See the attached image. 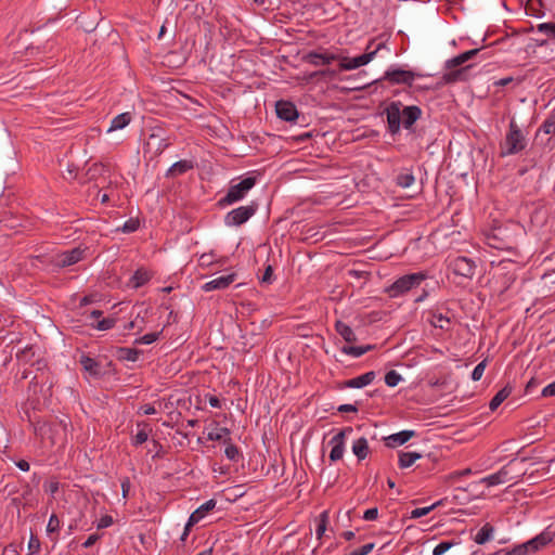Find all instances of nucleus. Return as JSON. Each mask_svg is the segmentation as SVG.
<instances>
[{
	"mask_svg": "<svg viewBox=\"0 0 555 555\" xmlns=\"http://www.w3.org/2000/svg\"><path fill=\"white\" fill-rule=\"evenodd\" d=\"M464 64L463 60H461L460 55H456L450 60H448L444 64L446 69H452V68H460L463 67Z\"/></svg>",
	"mask_w": 555,
	"mask_h": 555,
	"instance_id": "nucleus-53",
	"label": "nucleus"
},
{
	"mask_svg": "<svg viewBox=\"0 0 555 555\" xmlns=\"http://www.w3.org/2000/svg\"><path fill=\"white\" fill-rule=\"evenodd\" d=\"M231 431L227 427H220L216 431H210L207 436V439L210 441H220L224 440L230 436Z\"/></svg>",
	"mask_w": 555,
	"mask_h": 555,
	"instance_id": "nucleus-41",
	"label": "nucleus"
},
{
	"mask_svg": "<svg viewBox=\"0 0 555 555\" xmlns=\"http://www.w3.org/2000/svg\"><path fill=\"white\" fill-rule=\"evenodd\" d=\"M449 268L456 276L464 280H472L476 273L477 264L468 257L459 256L450 261Z\"/></svg>",
	"mask_w": 555,
	"mask_h": 555,
	"instance_id": "nucleus-10",
	"label": "nucleus"
},
{
	"mask_svg": "<svg viewBox=\"0 0 555 555\" xmlns=\"http://www.w3.org/2000/svg\"><path fill=\"white\" fill-rule=\"evenodd\" d=\"M376 377L374 371L366 372L358 377L345 380L340 388H362L370 385Z\"/></svg>",
	"mask_w": 555,
	"mask_h": 555,
	"instance_id": "nucleus-20",
	"label": "nucleus"
},
{
	"mask_svg": "<svg viewBox=\"0 0 555 555\" xmlns=\"http://www.w3.org/2000/svg\"><path fill=\"white\" fill-rule=\"evenodd\" d=\"M217 502L214 499L206 501L199 507H197L191 515V521H195L196 524L203 519L210 511H212L216 506Z\"/></svg>",
	"mask_w": 555,
	"mask_h": 555,
	"instance_id": "nucleus-28",
	"label": "nucleus"
},
{
	"mask_svg": "<svg viewBox=\"0 0 555 555\" xmlns=\"http://www.w3.org/2000/svg\"><path fill=\"white\" fill-rule=\"evenodd\" d=\"M116 320L106 318L98 322L96 328L99 331H106L115 326Z\"/></svg>",
	"mask_w": 555,
	"mask_h": 555,
	"instance_id": "nucleus-52",
	"label": "nucleus"
},
{
	"mask_svg": "<svg viewBox=\"0 0 555 555\" xmlns=\"http://www.w3.org/2000/svg\"><path fill=\"white\" fill-rule=\"evenodd\" d=\"M256 182L257 180L255 177L244 178L238 183L231 185L227 194L218 201L217 205L219 207H225L242 201L255 186Z\"/></svg>",
	"mask_w": 555,
	"mask_h": 555,
	"instance_id": "nucleus-4",
	"label": "nucleus"
},
{
	"mask_svg": "<svg viewBox=\"0 0 555 555\" xmlns=\"http://www.w3.org/2000/svg\"><path fill=\"white\" fill-rule=\"evenodd\" d=\"M163 331L156 332V333H149L145 334L134 340L135 345H150L154 341H156L159 336L162 335Z\"/></svg>",
	"mask_w": 555,
	"mask_h": 555,
	"instance_id": "nucleus-44",
	"label": "nucleus"
},
{
	"mask_svg": "<svg viewBox=\"0 0 555 555\" xmlns=\"http://www.w3.org/2000/svg\"><path fill=\"white\" fill-rule=\"evenodd\" d=\"M29 423L34 427V433L41 439H48L51 446L64 443L66 441L68 427L72 426L70 420L66 416L57 421H42L28 416Z\"/></svg>",
	"mask_w": 555,
	"mask_h": 555,
	"instance_id": "nucleus-2",
	"label": "nucleus"
},
{
	"mask_svg": "<svg viewBox=\"0 0 555 555\" xmlns=\"http://www.w3.org/2000/svg\"><path fill=\"white\" fill-rule=\"evenodd\" d=\"M433 320L430 321L431 325L438 327L443 331H450L452 326L451 319L440 312L439 310L430 311Z\"/></svg>",
	"mask_w": 555,
	"mask_h": 555,
	"instance_id": "nucleus-25",
	"label": "nucleus"
},
{
	"mask_svg": "<svg viewBox=\"0 0 555 555\" xmlns=\"http://www.w3.org/2000/svg\"><path fill=\"white\" fill-rule=\"evenodd\" d=\"M387 121V131L391 135L399 134L401 127L412 132L414 125L421 119L423 111L417 105L403 106L400 101L390 102L384 109Z\"/></svg>",
	"mask_w": 555,
	"mask_h": 555,
	"instance_id": "nucleus-1",
	"label": "nucleus"
},
{
	"mask_svg": "<svg viewBox=\"0 0 555 555\" xmlns=\"http://www.w3.org/2000/svg\"><path fill=\"white\" fill-rule=\"evenodd\" d=\"M460 542H456L454 540L450 541H442L437 546H435L433 551V555H443L446 552L451 550L453 546L459 545Z\"/></svg>",
	"mask_w": 555,
	"mask_h": 555,
	"instance_id": "nucleus-42",
	"label": "nucleus"
},
{
	"mask_svg": "<svg viewBox=\"0 0 555 555\" xmlns=\"http://www.w3.org/2000/svg\"><path fill=\"white\" fill-rule=\"evenodd\" d=\"M340 59L339 55L322 50V52L310 51L302 60L313 66L330 65L333 61Z\"/></svg>",
	"mask_w": 555,
	"mask_h": 555,
	"instance_id": "nucleus-15",
	"label": "nucleus"
},
{
	"mask_svg": "<svg viewBox=\"0 0 555 555\" xmlns=\"http://www.w3.org/2000/svg\"><path fill=\"white\" fill-rule=\"evenodd\" d=\"M540 384V382L534 378V377H531L530 380H528V383L526 384V387H525V392L527 395L531 393L532 390L538 387V385Z\"/></svg>",
	"mask_w": 555,
	"mask_h": 555,
	"instance_id": "nucleus-64",
	"label": "nucleus"
},
{
	"mask_svg": "<svg viewBox=\"0 0 555 555\" xmlns=\"http://www.w3.org/2000/svg\"><path fill=\"white\" fill-rule=\"evenodd\" d=\"M493 532L494 527L490 522H487L481 527L474 540L477 544H486L492 539Z\"/></svg>",
	"mask_w": 555,
	"mask_h": 555,
	"instance_id": "nucleus-35",
	"label": "nucleus"
},
{
	"mask_svg": "<svg viewBox=\"0 0 555 555\" xmlns=\"http://www.w3.org/2000/svg\"><path fill=\"white\" fill-rule=\"evenodd\" d=\"M35 358V349L33 345H27L22 350L16 353V359L18 362L23 364H31L36 361Z\"/></svg>",
	"mask_w": 555,
	"mask_h": 555,
	"instance_id": "nucleus-36",
	"label": "nucleus"
},
{
	"mask_svg": "<svg viewBox=\"0 0 555 555\" xmlns=\"http://www.w3.org/2000/svg\"><path fill=\"white\" fill-rule=\"evenodd\" d=\"M552 134H555V114L551 113L548 117L544 120L542 126L538 129L535 137L533 139L534 147H541L542 150H547L552 152L554 149V142Z\"/></svg>",
	"mask_w": 555,
	"mask_h": 555,
	"instance_id": "nucleus-7",
	"label": "nucleus"
},
{
	"mask_svg": "<svg viewBox=\"0 0 555 555\" xmlns=\"http://www.w3.org/2000/svg\"><path fill=\"white\" fill-rule=\"evenodd\" d=\"M374 546H375L374 543H367V544L362 545L359 548L351 551L350 553H348L346 555H367L369 553H371L373 551Z\"/></svg>",
	"mask_w": 555,
	"mask_h": 555,
	"instance_id": "nucleus-51",
	"label": "nucleus"
},
{
	"mask_svg": "<svg viewBox=\"0 0 555 555\" xmlns=\"http://www.w3.org/2000/svg\"><path fill=\"white\" fill-rule=\"evenodd\" d=\"M138 228H139V220L131 218L125 222V224L122 227V231L125 233H132V232L137 231Z\"/></svg>",
	"mask_w": 555,
	"mask_h": 555,
	"instance_id": "nucleus-55",
	"label": "nucleus"
},
{
	"mask_svg": "<svg viewBox=\"0 0 555 555\" xmlns=\"http://www.w3.org/2000/svg\"><path fill=\"white\" fill-rule=\"evenodd\" d=\"M486 366H487V359L482 360L480 363H478L475 366V369L472 373V379L474 382H478L482 377Z\"/></svg>",
	"mask_w": 555,
	"mask_h": 555,
	"instance_id": "nucleus-49",
	"label": "nucleus"
},
{
	"mask_svg": "<svg viewBox=\"0 0 555 555\" xmlns=\"http://www.w3.org/2000/svg\"><path fill=\"white\" fill-rule=\"evenodd\" d=\"M258 210V204L251 202L247 206H241L229 211L224 217L228 227H240L247 222Z\"/></svg>",
	"mask_w": 555,
	"mask_h": 555,
	"instance_id": "nucleus-9",
	"label": "nucleus"
},
{
	"mask_svg": "<svg viewBox=\"0 0 555 555\" xmlns=\"http://www.w3.org/2000/svg\"><path fill=\"white\" fill-rule=\"evenodd\" d=\"M339 70L325 68L309 73L305 76L307 82L327 81L336 78Z\"/></svg>",
	"mask_w": 555,
	"mask_h": 555,
	"instance_id": "nucleus-22",
	"label": "nucleus"
},
{
	"mask_svg": "<svg viewBox=\"0 0 555 555\" xmlns=\"http://www.w3.org/2000/svg\"><path fill=\"white\" fill-rule=\"evenodd\" d=\"M513 387L509 385H506L501 390H499L494 397L491 399L489 403V409L491 411H495L502 402L512 393Z\"/></svg>",
	"mask_w": 555,
	"mask_h": 555,
	"instance_id": "nucleus-31",
	"label": "nucleus"
},
{
	"mask_svg": "<svg viewBox=\"0 0 555 555\" xmlns=\"http://www.w3.org/2000/svg\"><path fill=\"white\" fill-rule=\"evenodd\" d=\"M525 146V137L515 120H512L505 142L501 144V156L517 154L522 151Z\"/></svg>",
	"mask_w": 555,
	"mask_h": 555,
	"instance_id": "nucleus-6",
	"label": "nucleus"
},
{
	"mask_svg": "<svg viewBox=\"0 0 555 555\" xmlns=\"http://www.w3.org/2000/svg\"><path fill=\"white\" fill-rule=\"evenodd\" d=\"M137 426H138L139 430L132 437V444L134 447L141 446L142 443L146 442L149 439V435L152 431L150 424L146 422H139L137 424Z\"/></svg>",
	"mask_w": 555,
	"mask_h": 555,
	"instance_id": "nucleus-26",
	"label": "nucleus"
},
{
	"mask_svg": "<svg viewBox=\"0 0 555 555\" xmlns=\"http://www.w3.org/2000/svg\"><path fill=\"white\" fill-rule=\"evenodd\" d=\"M113 517L109 516V515H104L100 518L98 525H96V528L98 529H104V528H107L109 527L112 524H113Z\"/></svg>",
	"mask_w": 555,
	"mask_h": 555,
	"instance_id": "nucleus-58",
	"label": "nucleus"
},
{
	"mask_svg": "<svg viewBox=\"0 0 555 555\" xmlns=\"http://www.w3.org/2000/svg\"><path fill=\"white\" fill-rule=\"evenodd\" d=\"M442 504V501H438L436 503H434L433 505L430 506H426V507H420V508H415L411 512V518H421L423 516H426L427 514H429L434 508H436L437 506L441 505Z\"/></svg>",
	"mask_w": 555,
	"mask_h": 555,
	"instance_id": "nucleus-43",
	"label": "nucleus"
},
{
	"mask_svg": "<svg viewBox=\"0 0 555 555\" xmlns=\"http://www.w3.org/2000/svg\"><path fill=\"white\" fill-rule=\"evenodd\" d=\"M79 363L86 372L95 378L102 377L106 373V371H102L101 364L95 359L88 356L82 354Z\"/></svg>",
	"mask_w": 555,
	"mask_h": 555,
	"instance_id": "nucleus-21",
	"label": "nucleus"
},
{
	"mask_svg": "<svg viewBox=\"0 0 555 555\" xmlns=\"http://www.w3.org/2000/svg\"><path fill=\"white\" fill-rule=\"evenodd\" d=\"M414 79L415 73L412 70H406L402 68H390L385 72L382 78L372 80L371 82H366L362 86H354L353 89H365L371 85L377 83L382 80H386L391 85H406L409 87H412Z\"/></svg>",
	"mask_w": 555,
	"mask_h": 555,
	"instance_id": "nucleus-5",
	"label": "nucleus"
},
{
	"mask_svg": "<svg viewBox=\"0 0 555 555\" xmlns=\"http://www.w3.org/2000/svg\"><path fill=\"white\" fill-rule=\"evenodd\" d=\"M105 169H106V167L103 164H98V163L93 164L91 167H89V169L87 171L88 179L93 180L96 177L102 176L103 172L105 171Z\"/></svg>",
	"mask_w": 555,
	"mask_h": 555,
	"instance_id": "nucleus-46",
	"label": "nucleus"
},
{
	"mask_svg": "<svg viewBox=\"0 0 555 555\" xmlns=\"http://www.w3.org/2000/svg\"><path fill=\"white\" fill-rule=\"evenodd\" d=\"M480 51H481V49H472V50L465 51L459 55L461 56V60H463V62L466 63L469 60L474 59Z\"/></svg>",
	"mask_w": 555,
	"mask_h": 555,
	"instance_id": "nucleus-57",
	"label": "nucleus"
},
{
	"mask_svg": "<svg viewBox=\"0 0 555 555\" xmlns=\"http://www.w3.org/2000/svg\"><path fill=\"white\" fill-rule=\"evenodd\" d=\"M542 397H554L555 396V382L548 384L546 387L543 388L541 392Z\"/></svg>",
	"mask_w": 555,
	"mask_h": 555,
	"instance_id": "nucleus-62",
	"label": "nucleus"
},
{
	"mask_svg": "<svg viewBox=\"0 0 555 555\" xmlns=\"http://www.w3.org/2000/svg\"><path fill=\"white\" fill-rule=\"evenodd\" d=\"M535 35H545V37L555 38V22L542 23L537 26Z\"/></svg>",
	"mask_w": 555,
	"mask_h": 555,
	"instance_id": "nucleus-39",
	"label": "nucleus"
},
{
	"mask_svg": "<svg viewBox=\"0 0 555 555\" xmlns=\"http://www.w3.org/2000/svg\"><path fill=\"white\" fill-rule=\"evenodd\" d=\"M335 330L336 332L343 337V339L346 343H356L357 341V335L354 334L353 330L346 324L345 322L337 320L335 322Z\"/></svg>",
	"mask_w": 555,
	"mask_h": 555,
	"instance_id": "nucleus-27",
	"label": "nucleus"
},
{
	"mask_svg": "<svg viewBox=\"0 0 555 555\" xmlns=\"http://www.w3.org/2000/svg\"><path fill=\"white\" fill-rule=\"evenodd\" d=\"M223 443L227 444L225 447V450H224V454L225 456L230 460V461H233V462H237L240 460V457H242V454L240 452V449L232 443V440L230 437H228L227 439L223 440Z\"/></svg>",
	"mask_w": 555,
	"mask_h": 555,
	"instance_id": "nucleus-38",
	"label": "nucleus"
},
{
	"mask_svg": "<svg viewBox=\"0 0 555 555\" xmlns=\"http://www.w3.org/2000/svg\"><path fill=\"white\" fill-rule=\"evenodd\" d=\"M352 451L359 461H363L370 453L367 440L364 437L357 439L352 444Z\"/></svg>",
	"mask_w": 555,
	"mask_h": 555,
	"instance_id": "nucleus-29",
	"label": "nucleus"
},
{
	"mask_svg": "<svg viewBox=\"0 0 555 555\" xmlns=\"http://www.w3.org/2000/svg\"><path fill=\"white\" fill-rule=\"evenodd\" d=\"M141 353L142 351L135 348L118 347L116 350V357L118 360L131 362H135Z\"/></svg>",
	"mask_w": 555,
	"mask_h": 555,
	"instance_id": "nucleus-30",
	"label": "nucleus"
},
{
	"mask_svg": "<svg viewBox=\"0 0 555 555\" xmlns=\"http://www.w3.org/2000/svg\"><path fill=\"white\" fill-rule=\"evenodd\" d=\"M328 519H330L328 511L322 512L319 517V522H318V526L315 529L317 538L319 540L323 537L324 532L326 531Z\"/></svg>",
	"mask_w": 555,
	"mask_h": 555,
	"instance_id": "nucleus-40",
	"label": "nucleus"
},
{
	"mask_svg": "<svg viewBox=\"0 0 555 555\" xmlns=\"http://www.w3.org/2000/svg\"><path fill=\"white\" fill-rule=\"evenodd\" d=\"M85 251L86 248H81L80 246L63 251L56 255L54 266L59 269L73 266L83 258Z\"/></svg>",
	"mask_w": 555,
	"mask_h": 555,
	"instance_id": "nucleus-13",
	"label": "nucleus"
},
{
	"mask_svg": "<svg viewBox=\"0 0 555 555\" xmlns=\"http://www.w3.org/2000/svg\"><path fill=\"white\" fill-rule=\"evenodd\" d=\"M351 431V427H345L331 439L330 444L333 446L330 452L331 462H336L343 457L345 450V437L347 433Z\"/></svg>",
	"mask_w": 555,
	"mask_h": 555,
	"instance_id": "nucleus-14",
	"label": "nucleus"
},
{
	"mask_svg": "<svg viewBox=\"0 0 555 555\" xmlns=\"http://www.w3.org/2000/svg\"><path fill=\"white\" fill-rule=\"evenodd\" d=\"M415 181L412 169H402L396 177V184L400 188H410Z\"/></svg>",
	"mask_w": 555,
	"mask_h": 555,
	"instance_id": "nucleus-32",
	"label": "nucleus"
},
{
	"mask_svg": "<svg viewBox=\"0 0 555 555\" xmlns=\"http://www.w3.org/2000/svg\"><path fill=\"white\" fill-rule=\"evenodd\" d=\"M555 537V532L550 531V528L538 534L537 537L532 538L531 540L525 542L526 550L528 554L535 553L540 551L541 548L545 547L547 544H550Z\"/></svg>",
	"mask_w": 555,
	"mask_h": 555,
	"instance_id": "nucleus-16",
	"label": "nucleus"
},
{
	"mask_svg": "<svg viewBox=\"0 0 555 555\" xmlns=\"http://www.w3.org/2000/svg\"><path fill=\"white\" fill-rule=\"evenodd\" d=\"M131 121L130 113H121L113 118L108 131L119 130L125 128Z\"/></svg>",
	"mask_w": 555,
	"mask_h": 555,
	"instance_id": "nucleus-37",
	"label": "nucleus"
},
{
	"mask_svg": "<svg viewBox=\"0 0 555 555\" xmlns=\"http://www.w3.org/2000/svg\"><path fill=\"white\" fill-rule=\"evenodd\" d=\"M401 379V375L395 370L388 371L385 375V383L388 387H396Z\"/></svg>",
	"mask_w": 555,
	"mask_h": 555,
	"instance_id": "nucleus-45",
	"label": "nucleus"
},
{
	"mask_svg": "<svg viewBox=\"0 0 555 555\" xmlns=\"http://www.w3.org/2000/svg\"><path fill=\"white\" fill-rule=\"evenodd\" d=\"M130 488H131L130 479H129V477H125L121 480V494H122L124 499L128 498Z\"/></svg>",
	"mask_w": 555,
	"mask_h": 555,
	"instance_id": "nucleus-59",
	"label": "nucleus"
},
{
	"mask_svg": "<svg viewBox=\"0 0 555 555\" xmlns=\"http://www.w3.org/2000/svg\"><path fill=\"white\" fill-rule=\"evenodd\" d=\"M33 366L36 367V374L31 377L30 385L35 387L39 385L41 388L47 386L48 390H50L54 382L48 367V362L44 359H37Z\"/></svg>",
	"mask_w": 555,
	"mask_h": 555,
	"instance_id": "nucleus-11",
	"label": "nucleus"
},
{
	"mask_svg": "<svg viewBox=\"0 0 555 555\" xmlns=\"http://www.w3.org/2000/svg\"><path fill=\"white\" fill-rule=\"evenodd\" d=\"M378 517V508L372 507L364 512L363 519L364 520H375Z\"/></svg>",
	"mask_w": 555,
	"mask_h": 555,
	"instance_id": "nucleus-60",
	"label": "nucleus"
},
{
	"mask_svg": "<svg viewBox=\"0 0 555 555\" xmlns=\"http://www.w3.org/2000/svg\"><path fill=\"white\" fill-rule=\"evenodd\" d=\"M194 168L193 160L190 159H181L177 163H175L167 171L165 177L166 178H176L178 176H182L189 170H192Z\"/></svg>",
	"mask_w": 555,
	"mask_h": 555,
	"instance_id": "nucleus-23",
	"label": "nucleus"
},
{
	"mask_svg": "<svg viewBox=\"0 0 555 555\" xmlns=\"http://www.w3.org/2000/svg\"><path fill=\"white\" fill-rule=\"evenodd\" d=\"M508 480V470L506 469V467H503L499 472L482 479V481L486 482L487 486L489 487L496 486Z\"/></svg>",
	"mask_w": 555,
	"mask_h": 555,
	"instance_id": "nucleus-34",
	"label": "nucleus"
},
{
	"mask_svg": "<svg viewBox=\"0 0 555 555\" xmlns=\"http://www.w3.org/2000/svg\"><path fill=\"white\" fill-rule=\"evenodd\" d=\"M341 352L348 356H352L354 358H359L364 354V350L362 349V346H343Z\"/></svg>",
	"mask_w": 555,
	"mask_h": 555,
	"instance_id": "nucleus-47",
	"label": "nucleus"
},
{
	"mask_svg": "<svg viewBox=\"0 0 555 555\" xmlns=\"http://www.w3.org/2000/svg\"><path fill=\"white\" fill-rule=\"evenodd\" d=\"M237 278L235 272H231L227 275H221L210 280L202 286L204 292H212L228 288Z\"/></svg>",
	"mask_w": 555,
	"mask_h": 555,
	"instance_id": "nucleus-18",
	"label": "nucleus"
},
{
	"mask_svg": "<svg viewBox=\"0 0 555 555\" xmlns=\"http://www.w3.org/2000/svg\"><path fill=\"white\" fill-rule=\"evenodd\" d=\"M153 274L147 269L141 267L134 271L129 280V286L132 288H139L145 285L152 279Z\"/></svg>",
	"mask_w": 555,
	"mask_h": 555,
	"instance_id": "nucleus-24",
	"label": "nucleus"
},
{
	"mask_svg": "<svg viewBox=\"0 0 555 555\" xmlns=\"http://www.w3.org/2000/svg\"><path fill=\"white\" fill-rule=\"evenodd\" d=\"M526 544L521 543L515 545L511 550L506 551L504 555H527Z\"/></svg>",
	"mask_w": 555,
	"mask_h": 555,
	"instance_id": "nucleus-56",
	"label": "nucleus"
},
{
	"mask_svg": "<svg viewBox=\"0 0 555 555\" xmlns=\"http://www.w3.org/2000/svg\"><path fill=\"white\" fill-rule=\"evenodd\" d=\"M374 44V40H371L365 49V53L358 55L356 57H343L339 63V70H352L369 64L376 53L385 47L384 42H379L373 50H371Z\"/></svg>",
	"mask_w": 555,
	"mask_h": 555,
	"instance_id": "nucleus-8",
	"label": "nucleus"
},
{
	"mask_svg": "<svg viewBox=\"0 0 555 555\" xmlns=\"http://www.w3.org/2000/svg\"><path fill=\"white\" fill-rule=\"evenodd\" d=\"M427 274L424 272H415L405 274L398 280H396L389 287L386 288V293L389 297H399L408 292L416 288L421 285V283L426 280Z\"/></svg>",
	"mask_w": 555,
	"mask_h": 555,
	"instance_id": "nucleus-3",
	"label": "nucleus"
},
{
	"mask_svg": "<svg viewBox=\"0 0 555 555\" xmlns=\"http://www.w3.org/2000/svg\"><path fill=\"white\" fill-rule=\"evenodd\" d=\"M416 436L414 430H402L384 438L385 446L388 448H396L406 443L410 439Z\"/></svg>",
	"mask_w": 555,
	"mask_h": 555,
	"instance_id": "nucleus-19",
	"label": "nucleus"
},
{
	"mask_svg": "<svg viewBox=\"0 0 555 555\" xmlns=\"http://www.w3.org/2000/svg\"><path fill=\"white\" fill-rule=\"evenodd\" d=\"M39 551H40V540L38 539L37 535L31 533L29 542H28V554L27 555L37 554Z\"/></svg>",
	"mask_w": 555,
	"mask_h": 555,
	"instance_id": "nucleus-48",
	"label": "nucleus"
},
{
	"mask_svg": "<svg viewBox=\"0 0 555 555\" xmlns=\"http://www.w3.org/2000/svg\"><path fill=\"white\" fill-rule=\"evenodd\" d=\"M338 412L340 413H357L358 412V406L357 404H341L338 406Z\"/></svg>",
	"mask_w": 555,
	"mask_h": 555,
	"instance_id": "nucleus-61",
	"label": "nucleus"
},
{
	"mask_svg": "<svg viewBox=\"0 0 555 555\" xmlns=\"http://www.w3.org/2000/svg\"><path fill=\"white\" fill-rule=\"evenodd\" d=\"M273 280V267L271 264H267L263 273L260 278V283L262 284H271Z\"/></svg>",
	"mask_w": 555,
	"mask_h": 555,
	"instance_id": "nucleus-50",
	"label": "nucleus"
},
{
	"mask_svg": "<svg viewBox=\"0 0 555 555\" xmlns=\"http://www.w3.org/2000/svg\"><path fill=\"white\" fill-rule=\"evenodd\" d=\"M472 67L473 65L469 64L460 68L448 69V72L441 76V81L439 85H452L459 81H467L468 70Z\"/></svg>",
	"mask_w": 555,
	"mask_h": 555,
	"instance_id": "nucleus-17",
	"label": "nucleus"
},
{
	"mask_svg": "<svg viewBox=\"0 0 555 555\" xmlns=\"http://www.w3.org/2000/svg\"><path fill=\"white\" fill-rule=\"evenodd\" d=\"M422 459V454L418 452H399V467L400 468H408L412 466L417 460Z\"/></svg>",
	"mask_w": 555,
	"mask_h": 555,
	"instance_id": "nucleus-33",
	"label": "nucleus"
},
{
	"mask_svg": "<svg viewBox=\"0 0 555 555\" xmlns=\"http://www.w3.org/2000/svg\"><path fill=\"white\" fill-rule=\"evenodd\" d=\"M550 38L545 37V35H535L531 38V40L535 43L537 47H542L547 43Z\"/></svg>",
	"mask_w": 555,
	"mask_h": 555,
	"instance_id": "nucleus-63",
	"label": "nucleus"
},
{
	"mask_svg": "<svg viewBox=\"0 0 555 555\" xmlns=\"http://www.w3.org/2000/svg\"><path fill=\"white\" fill-rule=\"evenodd\" d=\"M275 113L280 119L288 122H297L300 117L296 105L286 100H279L275 103Z\"/></svg>",
	"mask_w": 555,
	"mask_h": 555,
	"instance_id": "nucleus-12",
	"label": "nucleus"
},
{
	"mask_svg": "<svg viewBox=\"0 0 555 555\" xmlns=\"http://www.w3.org/2000/svg\"><path fill=\"white\" fill-rule=\"evenodd\" d=\"M59 529H60V520L55 514H52L50 516V519H49V522L47 526V531L51 533V532L59 531Z\"/></svg>",
	"mask_w": 555,
	"mask_h": 555,
	"instance_id": "nucleus-54",
	"label": "nucleus"
}]
</instances>
